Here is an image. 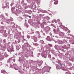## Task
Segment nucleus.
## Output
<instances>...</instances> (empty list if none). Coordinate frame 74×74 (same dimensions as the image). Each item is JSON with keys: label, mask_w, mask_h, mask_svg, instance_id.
<instances>
[{"label": "nucleus", "mask_w": 74, "mask_h": 74, "mask_svg": "<svg viewBox=\"0 0 74 74\" xmlns=\"http://www.w3.org/2000/svg\"><path fill=\"white\" fill-rule=\"evenodd\" d=\"M53 37H54V36H53Z\"/></svg>", "instance_id": "obj_24"}, {"label": "nucleus", "mask_w": 74, "mask_h": 74, "mask_svg": "<svg viewBox=\"0 0 74 74\" xmlns=\"http://www.w3.org/2000/svg\"><path fill=\"white\" fill-rule=\"evenodd\" d=\"M60 66H62V64H60Z\"/></svg>", "instance_id": "obj_20"}, {"label": "nucleus", "mask_w": 74, "mask_h": 74, "mask_svg": "<svg viewBox=\"0 0 74 74\" xmlns=\"http://www.w3.org/2000/svg\"><path fill=\"white\" fill-rule=\"evenodd\" d=\"M11 59H12L11 58H9V61H10V60H11Z\"/></svg>", "instance_id": "obj_15"}, {"label": "nucleus", "mask_w": 74, "mask_h": 74, "mask_svg": "<svg viewBox=\"0 0 74 74\" xmlns=\"http://www.w3.org/2000/svg\"><path fill=\"white\" fill-rule=\"evenodd\" d=\"M26 21H26V20H25V22H26Z\"/></svg>", "instance_id": "obj_23"}, {"label": "nucleus", "mask_w": 74, "mask_h": 74, "mask_svg": "<svg viewBox=\"0 0 74 74\" xmlns=\"http://www.w3.org/2000/svg\"><path fill=\"white\" fill-rule=\"evenodd\" d=\"M33 39H34V42H37V37L34 36H33Z\"/></svg>", "instance_id": "obj_3"}, {"label": "nucleus", "mask_w": 74, "mask_h": 74, "mask_svg": "<svg viewBox=\"0 0 74 74\" xmlns=\"http://www.w3.org/2000/svg\"><path fill=\"white\" fill-rule=\"evenodd\" d=\"M60 35L61 36H64V33L60 32Z\"/></svg>", "instance_id": "obj_9"}, {"label": "nucleus", "mask_w": 74, "mask_h": 74, "mask_svg": "<svg viewBox=\"0 0 74 74\" xmlns=\"http://www.w3.org/2000/svg\"><path fill=\"white\" fill-rule=\"evenodd\" d=\"M45 30L47 32H49L50 30V28L49 26H47L45 28Z\"/></svg>", "instance_id": "obj_1"}, {"label": "nucleus", "mask_w": 74, "mask_h": 74, "mask_svg": "<svg viewBox=\"0 0 74 74\" xmlns=\"http://www.w3.org/2000/svg\"><path fill=\"white\" fill-rule=\"evenodd\" d=\"M46 40H47V41H50L51 40V38L50 37V36H47Z\"/></svg>", "instance_id": "obj_4"}, {"label": "nucleus", "mask_w": 74, "mask_h": 74, "mask_svg": "<svg viewBox=\"0 0 74 74\" xmlns=\"http://www.w3.org/2000/svg\"><path fill=\"white\" fill-rule=\"evenodd\" d=\"M58 0H56L55 1V2H54V4L56 5V4H58Z\"/></svg>", "instance_id": "obj_8"}, {"label": "nucleus", "mask_w": 74, "mask_h": 74, "mask_svg": "<svg viewBox=\"0 0 74 74\" xmlns=\"http://www.w3.org/2000/svg\"><path fill=\"white\" fill-rule=\"evenodd\" d=\"M2 65V62H0V66H1Z\"/></svg>", "instance_id": "obj_14"}, {"label": "nucleus", "mask_w": 74, "mask_h": 74, "mask_svg": "<svg viewBox=\"0 0 74 74\" xmlns=\"http://www.w3.org/2000/svg\"><path fill=\"white\" fill-rule=\"evenodd\" d=\"M68 33H70V31H69L67 32Z\"/></svg>", "instance_id": "obj_18"}, {"label": "nucleus", "mask_w": 74, "mask_h": 74, "mask_svg": "<svg viewBox=\"0 0 74 74\" xmlns=\"http://www.w3.org/2000/svg\"><path fill=\"white\" fill-rule=\"evenodd\" d=\"M51 2H52V1H51Z\"/></svg>", "instance_id": "obj_27"}, {"label": "nucleus", "mask_w": 74, "mask_h": 74, "mask_svg": "<svg viewBox=\"0 0 74 74\" xmlns=\"http://www.w3.org/2000/svg\"><path fill=\"white\" fill-rule=\"evenodd\" d=\"M49 69H49V70H50V69H51V67H49Z\"/></svg>", "instance_id": "obj_19"}, {"label": "nucleus", "mask_w": 74, "mask_h": 74, "mask_svg": "<svg viewBox=\"0 0 74 74\" xmlns=\"http://www.w3.org/2000/svg\"><path fill=\"white\" fill-rule=\"evenodd\" d=\"M48 45L49 47H52V45L51 44H49Z\"/></svg>", "instance_id": "obj_11"}, {"label": "nucleus", "mask_w": 74, "mask_h": 74, "mask_svg": "<svg viewBox=\"0 0 74 74\" xmlns=\"http://www.w3.org/2000/svg\"><path fill=\"white\" fill-rule=\"evenodd\" d=\"M68 35L69 36H70V34H68Z\"/></svg>", "instance_id": "obj_22"}, {"label": "nucleus", "mask_w": 74, "mask_h": 74, "mask_svg": "<svg viewBox=\"0 0 74 74\" xmlns=\"http://www.w3.org/2000/svg\"><path fill=\"white\" fill-rule=\"evenodd\" d=\"M58 42L60 44H63V41H59Z\"/></svg>", "instance_id": "obj_10"}, {"label": "nucleus", "mask_w": 74, "mask_h": 74, "mask_svg": "<svg viewBox=\"0 0 74 74\" xmlns=\"http://www.w3.org/2000/svg\"><path fill=\"white\" fill-rule=\"evenodd\" d=\"M60 69H62V67H60Z\"/></svg>", "instance_id": "obj_25"}, {"label": "nucleus", "mask_w": 74, "mask_h": 74, "mask_svg": "<svg viewBox=\"0 0 74 74\" xmlns=\"http://www.w3.org/2000/svg\"><path fill=\"white\" fill-rule=\"evenodd\" d=\"M24 40H25V41H26V39H24Z\"/></svg>", "instance_id": "obj_21"}, {"label": "nucleus", "mask_w": 74, "mask_h": 74, "mask_svg": "<svg viewBox=\"0 0 74 74\" xmlns=\"http://www.w3.org/2000/svg\"><path fill=\"white\" fill-rule=\"evenodd\" d=\"M13 68H14V69H16L17 67H18V66H17V65L16 64H14L12 66Z\"/></svg>", "instance_id": "obj_5"}, {"label": "nucleus", "mask_w": 74, "mask_h": 74, "mask_svg": "<svg viewBox=\"0 0 74 74\" xmlns=\"http://www.w3.org/2000/svg\"><path fill=\"white\" fill-rule=\"evenodd\" d=\"M54 0V1H56V0Z\"/></svg>", "instance_id": "obj_26"}, {"label": "nucleus", "mask_w": 74, "mask_h": 74, "mask_svg": "<svg viewBox=\"0 0 74 74\" xmlns=\"http://www.w3.org/2000/svg\"><path fill=\"white\" fill-rule=\"evenodd\" d=\"M66 73L68 74H71V73H70V72H66Z\"/></svg>", "instance_id": "obj_12"}, {"label": "nucleus", "mask_w": 74, "mask_h": 74, "mask_svg": "<svg viewBox=\"0 0 74 74\" xmlns=\"http://www.w3.org/2000/svg\"><path fill=\"white\" fill-rule=\"evenodd\" d=\"M29 16V18H31V16Z\"/></svg>", "instance_id": "obj_17"}, {"label": "nucleus", "mask_w": 74, "mask_h": 74, "mask_svg": "<svg viewBox=\"0 0 74 74\" xmlns=\"http://www.w3.org/2000/svg\"><path fill=\"white\" fill-rule=\"evenodd\" d=\"M40 62H41V63H42L43 62L42 61H41Z\"/></svg>", "instance_id": "obj_16"}, {"label": "nucleus", "mask_w": 74, "mask_h": 74, "mask_svg": "<svg viewBox=\"0 0 74 74\" xmlns=\"http://www.w3.org/2000/svg\"><path fill=\"white\" fill-rule=\"evenodd\" d=\"M57 22L59 24H60V25H62V23L60 21V20H59V19H58L57 20Z\"/></svg>", "instance_id": "obj_6"}, {"label": "nucleus", "mask_w": 74, "mask_h": 74, "mask_svg": "<svg viewBox=\"0 0 74 74\" xmlns=\"http://www.w3.org/2000/svg\"><path fill=\"white\" fill-rule=\"evenodd\" d=\"M6 71L4 70H2L1 73H3V74H7V73H5Z\"/></svg>", "instance_id": "obj_7"}, {"label": "nucleus", "mask_w": 74, "mask_h": 74, "mask_svg": "<svg viewBox=\"0 0 74 74\" xmlns=\"http://www.w3.org/2000/svg\"><path fill=\"white\" fill-rule=\"evenodd\" d=\"M24 44L27 45H29V44L27 43H25Z\"/></svg>", "instance_id": "obj_13"}, {"label": "nucleus", "mask_w": 74, "mask_h": 74, "mask_svg": "<svg viewBox=\"0 0 74 74\" xmlns=\"http://www.w3.org/2000/svg\"><path fill=\"white\" fill-rule=\"evenodd\" d=\"M53 32L55 34H58V32H59V29L58 28L57 30H56V29H54L53 30Z\"/></svg>", "instance_id": "obj_2"}]
</instances>
